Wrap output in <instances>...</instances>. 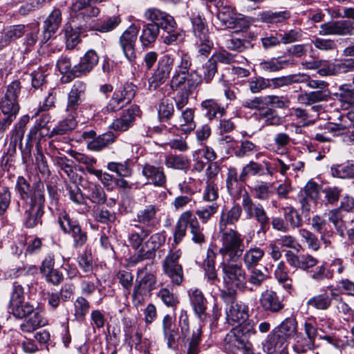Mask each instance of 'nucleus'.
<instances>
[{
  "label": "nucleus",
  "instance_id": "nucleus-1",
  "mask_svg": "<svg viewBox=\"0 0 354 354\" xmlns=\"http://www.w3.org/2000/svg\"><path fill=\"white\" fill-rule=\"evenodd\" d=\"M245 245L227 247L221 245L218 253L223 258L221 263L223 283L231 294L235 289L243 290L246 288V274L241 263H237L245 250Z\"/></svg>",
  "mask_w": 354,
  "mask_h": 354
},
{
  "label": "nucleus",
  "instance_id": "nucleus-2",
  "mask_svg": "<svg viewBox=\"0 0 354 354\" xmlns=\"http://www.w3.org/2000/svg\"><path fill=\"white\" fill-rule=\"evenodd\" d=\"M159 286L157 270L153 263H147L136 271V279L132 292V302L138 307L149 299L152 292Z\"/></svg>",
  "mask_w": 354,
  "mask_h": 354
},
{
  "label": "nucleus",
  "instance_id": "nucleus-3",
  "mask_svg": "<svg viewBox=\"0 0 354 354\" xmlns=\"http://www.w3.org/2000/svg\"><path fill=\"white\" fill-rule=\"evenodd\" d=\"M242 206L233 205L229 210L223 212L218 222V239L221 245L233 247L245 245L242 234L236 230L228 228V225H234L241 218Z\"/></svg>",
  "mask_w": 354,
  "mask_h": 354
},
{
  "label": "nucleus",
  "instance_id": "nucleus-4",
  "mask_svg": "<svg viewBox=\"0 0 354 354\" xmlns=\"http://www.w3.org/2000/svg\"><path fill=\"white\" fill-rule=\"evenodd\" d=\"M233 328L224 339L225 349L234 353L248 344V339L256 333L254 322L252 320L242 321Z\"/></svg>",
  "mask_w": 354,
  "mask_h": 354
},
{
  "label": "nucleus",
  "instance_id": "nucleus-5",
  "mask_svg": "<svg viewBox=\"0 0 354 354\" xmlns=\"http://www.w3.org/2000/svg\"><path fill=\"white\" fill-rule=\"evenodd\" d=\"M27 202L20 205L17 203V211L23 213L24 224L27 228H33L42 224V217L44 214L45 196L39 194Z\"/></svg>",
  "mask_w": 354,
  "mask_h": 354
},
{
  "label": "nucleus",
  "instance_id": "nucleus-6",
  "mask_svg": "<svg viewBox=\"0 0 354 354\" xmlns=\"http://www.w3.org/2000/svg\"><path fill=\"white\" fill-rule=\"evenodd\" d=\"M20 90V82L13 81L8 86L6 93L1 100L0 109L2 113L7 115L1 123L2 128L10 125L19 112V105L17 98Z\"/></svg>",
  "mask_w": 354,
  "mask_h": 354
},
{
  "label": "nucleus",
  "instance_id": "nucleus-7",
  "mask_svg": "<svg viewBox=\"0 0 354 354\" xmlns=\"http://www.w3.org/2000/svg\"><path fill=\"white\" fill-rule=\"evenodd\" d=\"M297 334V322L293 317L285 319L268 335L266 342L272 346L287 348L289 342Z\"/></svg>",
  "mask_w": 354,
  "mask_h": 354
},
{
  "label": "nucleus",
  "instance_id": "nucleus-8",
  "mask_svg": "<svg viewBox=\"0 0 354 354\" xmlns=\"http://www.w3.org/2000/svg\"><path fill=\"white\" fill-rule=\"evenodd\" d=\"M179 327L180 328L181 337L184 339L186 347V354H198L200 352V344L201 342L202 326L198 324L193 330L192 335L189 336V325L188 316L184 311L181 312L179 317Z\"/></svg>",
  "mask_w": 354,
  "mask_h": 354
},
{
  "label": "nucleus",
  "instance_id": "nucleus-9",
  "mask_svg": "<svg viewBox=\"0 0 354 354\" xmlns=\"http://www.w3.org/2000/svg\"><path fill=\"white\" fill-rule=\"evenodd\" d=\"M221 297L226 303L225 319L227 323L234 326L248 319V307L241 301L234 300V295L231 292L223 291L221 292Z\"/></svg>",
  "mask_w": 354,
  "mask_h": 354
},
{
  "label": "nucleus",
  "instance_id": "nucleus-10",
  "mask_svg": "<svg viewBox=\"0 0 354 354\" xmlns=\"http://www.w3.org/2000/svg\"><path fill=\"white\" fill-rule=\"evenodd\" d=\"M241 205L248 218L254 219L259 224L260 231L265 234L268 230L269 217L263 206L254 201L248 192L243 194Z\"/></svg>",
  "mask_w": 354,
  "mask_h": 354
},
{
  "label": "nucleus",
  "instance_id": "nucleus-11",
  "mask_svg": "<svg viewBox=\"0 0 354 354\" xmlns=\"http://www.w3.org/2000/svg\"><path fill=\"white\" fill-rule=\"evenodd\" d=\"M77 115L73 113H68V116L63 120L60 121L50 133H44V125L41 123H38L32 127L30 131V136L34 138L40 140L45 135L52 137L56 135H64L68 133L69 131L73 130L77 126L76 121Z\"/></svg>",
  "mask_w": 354,
  "mask_h": 354
},
{
  "label": "nucleus",
  "instance_id": "nucleus-12",
  "mask_svg": "<svg viewBox=\"0 0 354 354\" xmlns=\"http://www.w3.org/2000/svg\"><path fill=\"white\" fill-rule=\"evenodd\" d=\"M136 86L132 83H126L117 88L106 106V110L115 112L129 104L136 95Z\"/></svg>",
  "mask_w": 354,
  "mask_h": 354
},
{
  "label": "nucleus",
  "instance_id": "nucleus-13",
  "mask_svg": "<svg viewBox=\"0 0 354 354\" xmlns=\"http://www.w3.org/2000/svg\"><path fill=\"white\" fill-rule=\"evenodd\" d=\"M138 29L135 25H131L119 37V45L124 57L133 63L136 59V43L138 38Z\"/></svg>",
  "mask_w": 354,
  "mask_h": 354
},
{
  "label": "nucleus",
  "instance_id": "nucleus-14",
  "mask_svg": "<svg viewBox=\"0 0 354 354\" xmlns=\"http://www.w3.org/2000/svg\"><path fill=\"white\" fill-rule=\"evenodd\" d=\"M249 24H245L232 32L230 37L225 41V46L231 50L243 52L250 46L251 33L248 31Z\"/></svg>",
  "mask_w": 354,
  "mask_h": 354
},
{
  "label": "nucleus",
  "instance_id": "nucleus-15",
  "mask_svg": "<svg viewBox=\"0 0 354 354\" xmlns=\"http://www.w3.org/2000/svg\"><path fill=\"white\" fill-rule=\"evenodd\" d=\"M319 35L322 36H354V26L348 20L326 22L320 26Z\"/></svg>",
  "mask_w": 354,
  "mask_h": 354
},
{
  "label": "nucleus",
  "instance_id": "nucleus-16",
  "mask_svg": "<svg viewBox=\"0 0 354 354\" xmlns=\"http://www.w3.org/2000/svg\"><path fill=\"white\" fill-rule=\"evenodd\" d=\"M201 82V77L196 72L190 74L174 72L169 81L171 91L183 90V88H196Z\"/></svg>",
  "mask_w": 354,
  "mask_h": 354
},
{
  "label": "nucleus",
  "instance_id": "nucleus-17",
  "mask_svg": "<svg viewBox=\"0 0 354 354\" xmlns=\"http://www.w3.org/2000/svg\"><path fill=\"white\" fill-rule=\"evenodd\" d=\"M321 188L317 183L308 181L299 193V202L302 212L308 214L313 205H315L319 196Z\"/></svg>",
  "mask_w": 354,
  "mask_h": 354
},
{
  "label": "nucleus",
  "instance_id": "nucleus-18",
  "mask_svg": "<svg viewBox=\"0 0 354 354\" xmlns=\"http://www.w3.org/2000/svg\"><path fill=\"white\" fill-rule=\"evenodd\" d=\"M145 19L150 21L149 24H155L159 29L163 30H172L176 21L174 17L169 14L163 12L156 8H150L147 9L144 12Z\"/></svg>",
  "mask_w": 354,
  "mask_h": 354
},
{
  "label": "nucleus",
  "instance_id": "nucleus-19",
  "mask_svg": "<svg viewBox=\"0 0 354 354\" xmlns=\"http://www.w3.org/2000/svg\"><path fill=\"white\" fill-rule=\"evenodd\" d=\"M86 84L82 81H75L67 97L66 111L68 113L77 115V110L85 97Z\"/></svg>",
  "mask_w": 354,
  "mask_h": 354
},
{
  "label": "nucleus",
  "instance_id": "nucleus-20",
  "mask_svg": "<svg viewBox=\"0 0 354 354\" xmlns=\"http://www.w3.org/2000/svg\"><path fill=\"white\" fill-rule=\"evenodd\" d=\"M15 190L19 194L22 203L33 199L36 194H39L41 196H45V187L43 183H37L31 187L30 183L23 176H19L17 178L15 184Z\"/></svg>",
  "mask_w": 354,
  "mask_h": 354
},
{
  "label": "nucleus",
  "instance_id": "nucleus-21",
  "mask_svg": "<svg viewBox=\"0 0 354 354\" xmlns=\"http://www.w3.org/2000/svg\"><path fill=\"white\" fill-rule=\"evenodd\" d=\"M140 115L139 106L132 105L124 110L119 118L115 119L111 127L114 131L121 132L127 131L133 125L136 117L140 116Z\"/></svg>",
  "mask_w": 354,
  "mask_h": 354
},
{
  "label": "nucleus",
  "instance_id": "nucleus-22",
  "mask_svg": "<svg viewBox=\"0 0 354 354\" xmlns=\"http://www.w3.org/2000/svg\"><path fill=\"white\" fill-rule=\"evenodd\" d=\"M216 18L220 22L221 28H235L248 24L243 19L239 17L233 8L230 6H223L218 10Z\"/></svg>",
  "mask_w": 354,
  "mask_h": 354
},
{
  "label": "nucleus",
  "instance_id": "nucleus-23",
  "mask_svg": "<svg viewBox=\"0 0 354 354\" xmlns=\"http://www.w3.org/2000/svg\"><path fill=\"white\" fill-rule=\"evenodd\" d=\"M62 12L59 8H55L44 21L43 32L41 36V42L46 43L57 31L62 23Z\"/></svg>",
  "mask_w": 354,
  "mask_h": 354
},
{
  "label": "nucleus",
  "instance_id": "nucleus-24",
  "mask_svg": "<svg viewBox=\"0 0 354 354\" xmlns=\"http://www.w3.org/2000/svg\"><path fill=\"white\" fill-rule=\"evenodd\" d=\"M261 307L263 310L272 313H277L284 308L283 299L272 290H266L261 293L259 298Z\"/></svg>",
  "mask_w": 354,
  "mask_h": 354
},
{
  "label": "nucleus",
  "instance_id": "nucleus-25",
  "mask_svg": "<svg viewBox=\"0 0 354 354\" xmlns=\"http://www.w3.org/2000/svg\"><path fill=\"white\" fill-rule=\"evenodd\" d=\"M99 56L93 49L86 52L80 62L73 67V76L79 77L90 73L97 64Z\"/></svg>",
  "mask_w": 354,
  "mask_h": 354
},
{
  "label": "nucleus",
  "instance_id": "nucleus-26",
  "mask_svg": "<svg viewBox=\"0 0 354 354\" xmlns=\"http://www.w3.org/2000/svg\"><path fill=\"white\" fill-rule=\"evenodd\" d=\"M242 182L239 179L236 169L232 167H229L225 179L226 187L229 194L234 200L243 198V193L247 192L241 183Z\"/></svg>",
  "mask_w": 354,
  "mask_h": 354
},
{
  "label": "nucleus",
  "instance_id": "nucleus-27",
  "mask_svg": "<svg viewBox=\"0 0 354 354\" xmlns=\"http://www.w3.org/2000/svg\"><path fill=\"white\" fill-rule=\"evenodd\" d=\"M159 209L155 205H146L143 209H140L136 215V221L139 225L145 228L155 227L159 223L158 213Z\"/></svg>",
  "mask_w": 354,
  "mask_h": 354
},
{
  "label": "nucleus",
  "instance_id": "nucleus-28",
  "mask_svg": "<svg viewBox=\"0 0 354 354\" xmlns=\"http://www.w3.org/2000/svg\"><path fill=\"white\" fill-rule=\"evenodd\" d=\"M142 174L150 184L157 187H165L166 185V175L161 166H155L147 162L142 166Z\"/></svg>",
  "mask_w": 354,
  "mask_h": 354
},
{
  "label": "nucleus",
  "instance_id": "nucleus-29",
  "mask_svg": "<svg viewBox=\"0 0 354 354\" xmlns=\"http://www.w3.org/2000/svg\"><path fill=\"white\" fill-rule=\"evenodd\" d=\"M285 257L288 264L295 268L307 270L317 265L318 261L313 256L308 254H296L288 250Z\"/></svg>",
  "mask_w": 354,
  "mask_h": 354
},
{
  "label": "nucleus",
  "instance_id": "nucleus-30",
  "mask_svg": "<svg viewBox=\"0 0 354 354\" xmlns=\"http://www.w3.org/2000/svg\"><path fill=\"white\" fill-rule=\"evenodd\" d=\"M194 115V109L186 108L181 111L180 115L176 118L174 127L184 133H190L196 127Z\"/></svg>",
  "mask_w": 354,
  "mask_h": 354
},
{
  "label": "nucleus",
  "instance_id": "nucleus-31",
  "mask_svg": "<svg viewBox=\"0 0 354 354\" xmlns=\"http://www.w3.org/2000/svg\"><path fill=\"white\" fill-rule=\"evenodd\" d=\"M190 303L196 315L202 321L207 318V300L202 291L196 288L189 290Z\"/></svg>",
  "mask_w": 354,
  "mask_h": 354
},
{
  "label": "nucleus",
  "instance_id": "nucleus-32",
  "mask_svg": "<svg viewBox=\"0 0 354 354\" xmlns=\"http://www.w3.org/2000/svg\"><path fill=\"white\" fill-rule=\"evenodd\" d=\"M25 25L10 26L0 32V50L12 41L21 38L26 32Z\"/></svg>",
  "mask_w": 354,
  "mask_h": 354
},
{
  "label": "nucleus",
  "instance_id": "nucleus-33",
  "mask_svg": "<svg viewBox=\"0 0 354 354\" xmlns=\"http://www.w3.org/2000/svg\"><path fill=\"white\" fill-rule=\"evenodd\" d=\"M23 319H24L19 325V329L24 333H32L47 324V320L44 317L41 310L36 311L32 315Z\"/></svg>",
  "mask_w": 354,
  "mask_h": 354
},
{
  "label": "nucleus",
  "instance_id": "nucleus-34",
  "mask_svg": "<svg viewBox=\"0 0 354 354\" xmlns=\"http://www.w3.org/2000/svg\"><path fill=\"white\" fill-rule=\"evenodd\" d=\"M191 21L195 41H207L209 39V32L205 17L198 13L192 16Z\"/></svg>",
  "mask_w": 354,
  "mask_h": 354
},
{
  "label": "nucleus",
  "instance_id": "nucleus-35",
  "mask_svg": "<svg viewBox=\"0 0 354 354\" xmlns=\"http://www.w3.org/2000/svg\"><path fill=\"white\" fill-rule=\"evenodd\" d=\"M337 296L338 295L335 292H331L330 295H329L325 292L310 297L307 301L306 306L309 308L327 310L331 306L333 297Z\"/></svg>",
  "mask_w": 354,
  "mask_h": 354
},
{
  "label": "nucleus",
  "instance_id": "nucleus-36",
  "mask_svg": "<svg viewBox=\"0 0 354 354\" xmlns=\"http://www.w3.org/2000/svg\"><path fill=\"white\" fill-rule=\"evenodd\" d=\"M201 107L205 116L209 120L223 116L226 110L216 100L207 99L202 101Z\"/></svg>",
  "mask_w": 354,
  "mask_h": 354
},
{
  "label": "nucleus",
  "instance_id": "nucleus-37",
  "mask_svg": "<svg viewBox=\"0 0 354 354\" xmlns=\"http://www.w3.org/2000/svg\"><path fill=\"white\" fill-rule=\"evenodd\" d=\"M159 34L160 29L155 24H144L140 36L142 46L144 48L153 47Z\"/></svg>",
  "mask_w": 354,
  "mask_h": 354
},
{
  "label": "nucleus",
  "instance_id": "nucleus-38",
  "mask_svg": "<svg viewBox=\"0 0 354 354\" xmlns=\"http://www.w3.org/2000/svg\"><path fill=\"white\" fill-rule=\"evenodd\" d=\"M265 256V251L258 247L253 246L243 252V261L245 268L250 270L252 268H256Z\"/></svg>",
  "mask_w": 354,
  "mask_h": 354
},
{
  "label": "nucleus",
  "instance_id": "nucleus-39",
  "mask_svg": "<svg viewBox=\"0 0 354 354\" xmlns=\"http://www.w3.org/2000/svg\"><path fill=\"white\" fill-rule=\"evenodd\" d=\"M189 229L192 241L201 245L206 241L204 228L201 226L198 218L189 210Z\"/></svg>",
  "mask_w": 354,
  "mask_h": 354
},
{
  "label": "nucleus",
  "instance_id": "nucleus-40",
  "mask_svg": "<svg viewBox=\"0 0 354 354\" xmlns=\"http://www.w3.org/2000/svg\"><path fill=\"white\" fill-rule=\"evenodd\" d=\"M189 210L183 212L179 216L174 231V245H178L186 236L187 229L189 227Z\"/></svg>",
  "mask_w": 354,
  "mask_h": 354
},
{
  "label": "nucleus",
  "instance_id": "nucleus-41",
  "mask_svg": "<svg viewBox=\"0 0 354 354\" xmlns=\"http://www.w3.org/2000/svg\"><path fill=\"white\" fill-rule=\"evenodd\" d=\"M10 309L13 316L18 319L29 317L36 311L41 310L38 304L30 301L20 302L10 307Z\"/></svg>",
  "mask_w": 354,
  "mask_h": 354
},
{
  "label": "nucleus",
  "instance_id": "nucleus-42",
  "mask_svg": "<svg viewBox=\"0 0 354 354\" xmlns=\"http://www.w3.org/2000/svg\"><path fill=\"white\" fill-rule=\"evenodd\" d=\"M339 122H327L323 125H319L320 130H325L326 133L331 134L333 136H339L344 134V131H346L349 127V124L346 121L347 115L346 116L341 115L339 118Z\"/></svg>",
  "mask_w": 354,
  "mask_h": 354
},
{
  "label": "nucleus",
  "instance_id": "nucleus-43",
  "mask_svg": "<svg viewBox=\"0 0 354 354\" xmlns=\"http://www.w3.org/2000/svg\"><path fill=\"white\" fill-rule=\"evenodd\" d=\"M308 79L304 74H294L269 79L270 88H279L293 83L304 82Z\"/></svg>",
  "mask_w": 354,
  "mask_h": 354
},
{
  "label": "nucleus",
  "instance_id": "nucleus-44",
  "mask_svg": "<svg viewBox=\"0 0 354 354\" xmlns=\"http://www.w3.org/2000/svg\"><path fill=\"white\" fill-rule=\"evenodd\" d=\"M133 163L130 159H127L124 162H109L106 168L112 172L116 173L120 177H131L133 174Z\"/></svg>",
  "mask_w": 354,
  "mask_h": 354
},
{
  "label": "nucleus",
  "instance_id": "nucleus-45",
  "mask_svg": "<svg viewBox=\"0 0 354 354\" xmlns=\"http://www.w3.org/2000/svg\"><path fill=\"white\" fill-rule=\"evenodd\" d=\"M115 140V136L113 133L108 131L89 141L87 145V148L91 151H99L113 144Z\"/></svg>",
  "mask_w": 354,
  "mask_h": 354
},
{
  "label": "nucleus",
  "instance_id": "nucleus-46",
  "mask_svg": "<svg viewBox=\"0 0 354 354\" xmlns=\"http://www.w3.org/2000/svg\"><path fill=\"white\" fill-rule=\"evenodd\" d=\"M215 258L216 253L212 249H208L207 251V257L204 261L203 266L205 272V277L209 282L212 284H215L218 281V278L215 270Z\"/></svg>",
  "mask_w": 354,
  "mask_h": 354
},
{
  "label": "nucleus",
  "instance_id": "nucleus-47",
  "mask_svg": "<svg viewBox=\"0 0 354 354\" xmlns=\"http://www.w3.org/2000/svg\"><path fill=\"white\" fill-rule=\"evenodd\" d=\"M150 233V229L141 227L138 224L135 225L129 236V244L133 248L138 249Z\"/></svg>",
  "mask_w": 354,
  "mask_h": 354
},
{
  "label": "nucleus",
  "instance_id": "nucleus-48",
  "mask_svg": "<svg viewBox=\"0 0 354 354\" xmlns=\"http://www.w3.org/2000/svg\"><path fill=\"white\" fill-rule=\"evenodd\" d=\"M166 241V232L165 231L158 232L151 234L145 242V247L147 251L151 252L153 257L156 256V252L165 245Z\"/></svg>",
  "mask_w": 354,
  "mask_h": 354
},
{
  "label": "nucleus",
  "instance_id": "nucleus-49",
  "mask_svg": "<svg viewBox=\"0 0 354 354\" xmlns=\"http://www.w3.org/2000/svg\"><path fill=\"white\" fill-rule=\"evenodd\" d=\"M58 223L65 234L71 235L72 232L81 226L77 220L71 218L66 212H62L58 216Z\"/></svg>",
  "mask_w": 354,
  "mask_h": 354
},
{
  "label": "nucleus",
  "instance_id": "nucleus-50",
  "mask_svg": "<svg viewBox=\"0 0 354 354\" xmlns=\"http://www.w3.org/2000/svg\"><path fill=\"white\" fill-rule=\"evenodd\" d=\"M324 215L328 218V220L333 224L335 230L339 233L340 236H343L346 225L343 221L341 209L339 208L334 209L325 213Z\"/></svg>",
  "mask_w": 354,
  "mask_h": 354
},
{
  "label": "nucleus",
  "instance_id": "nucleus-51",
  "mask_svg": "<svg viewBox=\"0 0 354 354\" xmlns=\"http://www.w3.org/2000/svg\"><path fill=\"white\" fill-rule=\"evenodd\" d=\"M162 271L168 276L171 281L176 285H180L183 279V271L181 265L162 264Z\"/></svg>",
  "mask_w": 354,
  "mask_h": 354
},
{
  "label": "nucleus",
  "instance_id": "nucleus-52",
  "mask_svg": "<svg viewBox=\"0 0 354 354\" xmlns=\"http://www.w3.org/2000/svg\"><path fill=\"white\" fill-rule=\"evenodd\" d=\"M288 64V61H279L277 58H271L260 62L259 67V69L264 73H274L283 69Z\"/></svg>",
  "mask_w": 354,
  "mask_h": 354
},
{
  "label": "nucleus",
  "instance_id": "nucleus-53",
  "mask_svg": "<svg viewBox=\"0 0 354 354\" xmlns=\"http://www.w3.org/2000/svg\"><path fill=\"white\" fill-rule=\"evenodd\" d=\"M339 99L342 102L344 109H348L354 106V89L351 85L344 84L339 88Z\"/></svg>",
  "mask_w": 354,
  "mask_h": 354
},
{
  "label": "nucleus",
  "instance_id": "nucleus-54",
  "mask_svg": "<svg viewBox=\"0 0 354 354\" xmlns=\"http://www.w3.org/2000/svg\"><path fill=\"white\" fill-rule=\"evenodd\" d=\"M286 269L285 263L280 261L277 265L274 274L278 282L282 284L285 289L290 290L292 288V279L289 277Z\"/></svg>",
  "mask_w": 354,
  "mask_h": 354
},
{
  "label": "nucleus",
  "instance_id": "nucleus-55",
  "mask_svg": "<svg viewBox=\"0 0 354 354\" xmlns=\"http://www.w3.org/2000/svg\"><path fill=\"white\" fill-rule=\"evenodd\" d=\"M219 205L217 203H212L210 205L201 207L196 210V215L202 223H207L218 210Z\"/></svg>",
  "mask_w": 354,
  "mask_h": 354
},
{
  "label": "nucleus",
  "instance_id": "nucleus-56",
  "mask_svg": "<svg viewBox=\"0 0 354 354\" xmlns=\"http://www.w3.org/2000/svg\"><path fill=\"white\" fill-rule=\"evenodd\" d=\"M87 198L93 203L97 205L104 204L106 202V196L104 189L96 184H91L88 188Z\"/></svg>",
  "mask_w": 354,
  "mask_h": 354
},
{
  "label": "nucleus",
  "instance_id": "nucleus-57",
  "mask_svg": "<svg viewBox=\"0 0 354 354\" xmlns=\"http://www.w3.org/2000/svg\"><path fill=\"white\" fill-rule=\"evenodd\" d=\"M258 120L266 126H277L282 122L281 118L272 109H266L261 111L258 115Z\"/></svg>",
  "mask_w": 354,
  "mask_h": 354
},
{
  "label": "nucleus",
  "instance_id": "nucleus-58",
  "mask_svg": "<svg viewBox=\"0 0 354 354\" xmlns=\"http://www.w3.org/2000/svg\"><path fill=\"white\" fill-rule=\"evenodd\" d=\"M249 270L248 277V279L246 278V283H248L252 286L250 290H252L254 288H260L263 283L266 281L267 275L263 271L256 268H252Z\"/></svg>",
  "mask_w": 354,
  "mask_h": 354
},
{
  "label": "nucleus",
  "instance_id": "nucleus-59",
  "mask_svg": "<svg viewBox=\"0 0 354 354\" xmlns=\"http://www.w3.org/2000/svg\"><path fill=\"white\" fill-rule=\"evenodd\" d=\"M299 234L301 241L304 242L309 249L317 251L320 248V241L313 232L302 228L299 230Z\"/></svg>",
  "mask_w": 354,
  "mask_h": 354
},
{
  "label": "nucleus",
  "instance_id": "nucleus-60",
  "mask_svg": "<svg viewBox=\"0 0 354 354\" xmlns=\"http://www.w3.org/2000/svg\"><path fill=\"white\" fill-rule=\"evenodd\" d=\"M295 343L293 349L297 353H304L311 350L314 346V341L304 337L301 333H297L294 337Z\"/></svg>",
  "mask_w": 354,
  "mask_h": 354
},
{
  "label": "nucleus",
  "instance_id": "nucleus-61",
  "mask_svg": "<svg viewBox=\"0 0 354 354\" xmlns=\"http://www.w3.org/2000/svg\"><path fill=\"white\" fill-rule=\"evenodd\" d=\"M165 164L167 167L174 169H184L188 167L189 162L183 155H168L165 158Z\"/></svg>",
  "mask_w": 354,
  "mask_h": 354
},
{
  "label": "nucleus",
  "instance_id": "nucleus-62",
  "mask_svg": "<svg viewBox=\"0 0 354 354\" xmlns=\"http://www.w3.org/2000/svg\"><path fill=\"white\" fill-rule=\"evenodd\" d=\"M290 14L288 11L272 12L266 11L260 15L261 19L266 23H280L288 19Z\"/></svg>",
  "mask_w": 354,
  "mask_h": 354
},
{
  "label": "nucleus",
  "instance_id": "nucleus-63",
  "mask_svg": "<svg viewBox=\"0 0 354 354\" xmlns=\"http://www.w3.org/2000/svg\"><path fill=\"white\" fill-rule=\"evenodd\" d=\"M121 21L122 20L120 16L113 15L97 24L95 30L102 33L109 32L116 28L120 24Z\"/></svg>",
  "mask_w": 354,
  "mask_h": 354
},
{
  "label": "nucleus",
  "instance_id": "nucleus-64",
  "mask_svg": "<svg viewBox=\"0 0 354 354\" xmlns=\"http://www.w3.org/2000/svg\"><path fill=\"white\" fill-rule=\"evenodd\" d=\"M90 308L88 301L83 297H78L74 302V315L77 320L84 319Z\"/></svg>",
  "mask_w": 354,
  "mask_h": 354
}]
</instances>
